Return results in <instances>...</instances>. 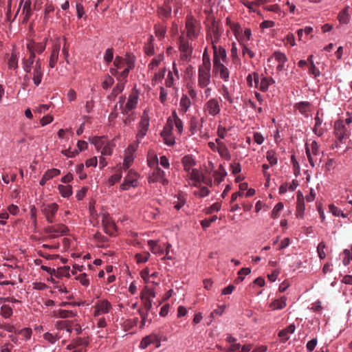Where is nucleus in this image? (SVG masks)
<instances>
[{"mask_svg":"<svg viewBox=\"0 0 352 352\" xmlns=\"http://www.w3.org/2000/svg\"><path fill=\"white\" fill-rule=\"evenodd\" d=\"M305 152L311 167L314 168L316 166L320 165L321 162L322 151L316 141H312L310 144L306 143Z\"/></svg>","mask_w":352,"mask_h":352,"instance_id":"nucleus-1","label":"nucleus"},{"mask_svg":"<svg viewBox=\"0 0 352 352\" xmlns=\"http://www.w3.org/2000/svg\"><path fill=\"white\" fill-rule=\"evenodd\" d=\"M221 99L210 98L205 102L203 106V112L206 116L216 117L221 110Z\"/></svg>","mask_w":352,"mask_h":352,"instance_id":"nucleus-2","label":"nucleus"},{"mask_svg":"<svg viewBox=\"0 0 352 352\" xmlns=\"http://www.w3.org/2000/svg\"><path fill=\"white\" fill-rule=\"evenodd\" d=\"M91 143L100 152L101 155L109 156L112 155L114 145L104 137H94Z\"/></svg>","mask_w":352,"mask_h":352,"instance_id":"nucleus-3","label":"nucleus"},{"mask_svg":"<svg viewBox=\"0 0 352 352\" xmlns=\"http://www.w3.org/2000/svg\"><path fill=\"white\" fill-rule=\"evenodd\" d=\"M59 206L56 203H43L40 209L44 215L46 221L49 223H53L56 221V216Z\"/></svg>","mask_w":352,"mask_h":352,"instance_id":"nucleus-4","label":"nucleus"},{"mask_svg":"<svg viewBox=\"0 0 352 352\" xmlns=\"http://www.w3.org/2000/svg\"><path fill=\"white\" fill-rule=\"evenodd\" d=\"M211 82V66L199 65L197 71V85L206 88Z\"/></svg>","mask_w":352,"mask_h":352,"instance_id":"nucleus-5","label":"nucleus"},{"mask_svg":"<svg viewBox=\"0 0 352 352\" xmlns=\"http://www.w3.org/2000/svg\"><path fill=\"white\" fill-rule=\"evenodd\" d=\"M90 215L93 219L95 218L100 219L105 232L110 235H113V230L115 229V224L108 213L101 212L97 214L94 210L90 209Z\"/></svg>","mask_w":352,"mask_h":352,"instance_id":"nucleus-6","label":"nucleus"},{"mask_svg":"<svg viewBox=\"0 0 352 352\" xmlns=\"http://www.w3.org/2000/svg\"><path fill=\"white\" fill-rule=\"evenodd\" d=\"M124 100L125 98L123 96H120L119 98V104L122 109V113L124 114H128L130 111L136 107L138 102V94L135 92L130 94L126 104L123 106Z\"/></svg>","mask_w":352,"mask_h":352,"instance_id":"nucleus-7","label":"nucleus"},{"mask_svg":"<svg viewBox=\"0 0 352 352\" xmlns=\"http://www.w3.org/2000/svg\"><path fill=\"white\" fill-rule=\"evenodd\" d=\"M218 36L215 38V41L212 38L213 58L212 63L214 65L226 63L227 62V53L226 50L221 46H217L215 42L217 41Z\"/></svg>","mask_w":352,"mask_h":352,"instance_id":"nucleus-8","label":"nucleus"},{"mask_svg":"<svg viewBox=\"0 0 352 352\" xmlns=\"http://www.w3.org/2000/svg\"><path fill=\"white\" fill-rule=\"evenodd\" d=\"M138 175L133 170H129L127 175L124 177L123 182L120 185V189L127 190L130 188H135L138 185Z\"/></svg>","mask_w":352,"mask_h":352,"instance_id":"nucleus-9","label":"nucleus"},{"mask_svg":"<svg viewBox=\"0 0 352 352\" xmlns=\"http://www.w3.org/2000/svg\"><path fill=\"white\" fill-rule=\"evenodd\" d=\"M93 308L94 309V316H99L109 313L112 309V305L107 299H100L95 302Z\"/></svg>","mask_w":352,"mask_h":352,"instance_id":"nucleus-10","label":"nucleus"},{"mask_svg":"<svg viewBox=\"0 0 352 352\" xmlns=\"http://www.w3.org/2000/svg\"><path fill=\"white\" fill-rule=\"evenodd\" d=\"M26 73L30 74L35 87H38L41 84L44 74L43 69L41 67V60L39 58L37 59L33 69L31 70V72Z\"/></svg>","mask_w":352,"mask_h":352,"instance_id":"nucleus-11","label":"nucleus"},{"mask_svg":"<svg viewBox=\"0 0 352 352\" xmlns=\"http://www.w3.org/2000/svg\"><path fill=\"white\" fill-rule=\"evenodd\" d=\"M179 51L181 59L184 61H189L192 53V47L189 41L184 37H181L179 40Z\"/></svg>","mask_w":352,"mask_h":352,"instance_id":"nucleus-12","label":"nucleus"},{"mask_svg":"<svg viewBox=\"0 0 352 352\" xmlns=\"http://www.w3.org/2000/svg\"><path fill=\"white\" fill-rule=\"evenodd\" d=\"M187 36L190 38H197L198 36L199 25L198 22L192 16H187L186 21Z\"/></svg>","mask_w":352,"mask_h":352,"instance_id":"nucleus-13","label":"nucleus"},{"mask_svg":"<svg viewBox=\"0 0 352 352\" xmlns=\"http://www.w3.org/2000/svg\"><path fill=\"white\" fill-rule=\"evenodd\" d=\"M334 133L339 141L342 142L344 138L349 135L350 129L349 126L344 124L343 120H338L334 123Z\"/></svg>","mask_w":352,"mask_h":352,"instance_id":"nucleus-14","label":"nucleus"},{"mask_svg":"<svg viewBox=\"0 0 352 352\" xmlns=\"http://www.w3.org/2000/svg\"><path fill=\"white\" fill-rule=\"evenodd\" d=\"M138 148V144L132 143L129 145L125 151V156L123 162V168L126 170L132 164L135 159V153Z\"/></svg>","mask_w":352,"mask_h":352,"instance_id":"nucleus-15","label":"nucleus"},{"mask_svg":"<svg viewBox=\"0 0 352 352\" xmlns=\"http://www.w3.org/2000/svg\"><path fill=\"white\" fill-rule=\"evenodd\" d=\"M67 232V228L63 224L47 226L45 232L51 238H57L64 235Z\"/></svg>","mask_w":352,"mask_h":352,"instance_id":"nucleus-16","label":"nucleus"},{"mask_svg":"<svg viewBox=\"0 0 352 352\" xmlns=\"http://www.w3.org/2000/svg\"><path fill=\"white\" fill-rule=\"evenodd\" d=\"M164 143L168 146H173L175 144V137L173 134L172 126L167 123L164 125L163 130L160 133Z\"/></svg>","mask_w":352,"mask_h":352,"instance_id":"nucleus-17","label":"nucleus"},{"mask_svg":"<svg viewBox=\"0 0 352 352\" xmlns=\"http://www.w3.org/2000/svg\"><path fill=\"white\" fill-rule=\"evenodd\" d=\"M186 173L189 184L191 186L198 187L204 182V175L199 169L195 168Z\"/></svg>","mask_w":352,"mask_h":352,"instance_id":"nucleus-18","label":"nucleus"},{"mask_svg":"<svg viewBox=\"0 0 352 352\" xmlns=\"http://www.w3.org/2000/svg\"><path fill=\"white\" fill-rule=\"evenodd\" d=\"M213 74L223 80L224 82H228L230 79V71L225 65V63H221L213 65Z\"/></svg>","mask_w":352,"mask_h":352,"instance_id":"nucleus-19","label":"nucleus"},{"mask_svg":"<svg viewBox=\"0 0 352 352\" xmlns=\"http://www.w3.org/2000/svg\"><path fill=\"white\" fill-rule=\"evenodd\" d=\"M150 182H160L163 185L168 184V180L165 177V173L160 168H156L153 170L151 175L149 177Z\"/></svg>","mask_w":352,"mask_h":352,"instance_id":"nucleus-20","label":"nucleus"},{"mask_svg":"<svg viewBox=\"0 0 352 352\" xmlns=\"http://www.w3.org/2000/svg\"><path fill=\"white\" fill-rule=\"evenodd\" d=\"M166 123L168 124H170L172 126V129L173 130V127L175 126L178 133L181 135L183 132V122L182 120L178 117L177 113L175 111H174L172 113L171 116H170Z\"/></svg>","mask_w":352,"mask_h":352,"instance_id":"nucleus-21","label":"nucleus"},{"mask_svg":"<svg viewBox=\"0 0 352 352\" xmlns=\"http://www.w3.org/2000/svg\"><path fill=\"white\" fill-rule=\"evenodd\" d=\"M272 58L274 59L278 63L276 67L277 71L282 72L285 70V63L288 59L283 52L280 51L274 52L272 56Z\"/></svg>","mask_w":352,"mask_h":352,"instance_id":"nucleus-22","label":"nucleus"},{"mask_svg":"<svg viewBox=\"0 0 352 352\" xmlns=\"http://www.w3.org/2000/svg\"><path fill=\"white\" fill-rule=\"evenodd\" d=\"M135 58L133 56H129L126 62V67H125L121 72H119L118 80L122 82L127 78L130 70L134 67Z\"/></svg>","mask_w":352,"mask_h":352,"instance_id":"nucleus-23","label":"nucleus"},{"mask_svg":"<svg viewBox=\"0 0 352 352\" xmlns=\"http://www.w3.org/2000/svg\"><path fill=\"white\" fill-rule=\"evenodd\" d=\"M155 344L156 347H159L160 346V341L156 335L151 334L148 336L144 337L140 344V347L142 349L147 348L151 344Z\"/></svg>","mask_w":352,"mask_h":352,"instance_id":"nucleus-24","label":"nucleus"},{"mask_svg":"<svg viewBox=\"0 0 352 352\" xmlns=\"http://www.w3.org/2000/svg\"><path fill=\"white\" fill-rule=\"evenodd\" d=\"M294 108L295 110L298 111L301 115L307 118L309 116V112L311 109V104L308 101H302L296 103Z\"/></svg>","mask_w":352,"mask_h":352,"instance_id":"nucleus-25","label":"nucleus"},{"mask_svg":"<svg viewBox=\"0 0 352 352\" xmlns=\"http://www.w3.org/2000/svg\"><path fill=\"white\" fill-rule=\"evenodd\" d=\"M46 47V43L45 42L41 43H34L31 42L27 45V49L29 52V54H31V52L35 55V53L41 54Z\"/></svg>","mask_w":352,"mask_h":352,"instance_id":"nucleus-26","label":"nucleus"},{"mask_svg":"<svg viewBox=\"0 0 352 352\" xmlns=\"http://www.w3.org/2000/svg\"><path fill=\"white\" fill-rule=\"evenodd\" d=\"M182 163L184 170L187 173L195 169L193 167L196 165V161L191 155H186L182 159Z\"/></svg>","mask_w":352,"mask_h":352,"instance_id":"nucleus-27","label":"nucleus"},{"mask_svg":"<svg viewBox=\"0 0 352 352\" xmlns=\"http://www.w3.org/2000/svg\"><path fill=\"white\" fill-rule=\"evenodd\" d=\"M60 171L57 168L47 170L43 175L39 182L41 186H44L47 181L60 175Z\"/></svg>","mask_w":352,"mask_h":352,"instance_id":"nucleus-28","label":"nucleus"},{"mask_svg":"<svg viewBox=\"0 0 352 352\" xmlns=\"http://www.w3.org/2000/svg\"><path fill=\"white\" fill-rule=\"evenodd\" d=\"M35 55L31 52V54H29V57L28 58H23L22 60V67L23 69L25 72H31L32 69H33V64L35 62Z\"/></svg>","mask_w":352,"mask_h":352,"instance_id":"nucleus-29","label":"nucleus"},{"mask_svg":"<svg viewBox=\"0 0 352 352\" xmlns=\"http://www.w3.org/2000/svg\"><path fill=\"white\" fill-rule=\"evenodd\" d=\"M148 245L153 254L157 256H162L164 254V247L159 245L157 241L149 240L148 241Z\"/></svg>","mask_w":352,"mask_h":352,"instance_id":"nucleus-30","label":"nucleus"},{"mask_svg":"<svg viewBox=\"0 0 352 352\" xmlns=\"http://www.w3.org/2000/svg\"><path fill=\"white\" fill-rule=\"evenodd\" d=\"M275 82L273 78L270 76H261V80L259 82V90L265 92L267 91L269 87Z\"/></svg>","mask_w":352,"mask_h":352,"instance_id":"nucleus-31","label":"nucleus"},{"mask_svg":"<svg viewBox=\"0 0 352 352\" xmlns=\"http://www.w3.org/2000/svg\"><path fill=\"white\" fill-rule=\"evenodd\" d=\"M191 107V101L187 95H182L179 100V111L182 114L186 113Z\"/></svg>","mask_w":352,"mask_h":352,"instance_id":"nucleus-32","label":"nucleus"},{"mask_svg":"<svg viewBox=\"0 0 352 352\" xmlns=\"http://www.w3.org/2000/svg\"><path fill=\"white\" fill-rule=\"evenodd\" d=\"M287 298L282 296L280 298L276 299L270 304V307L273 310H280L285 308L287 305Z\"/></svg>","mask_w":352,"mask_h":352,"instance_id":"nucleus-33","label":"nucleus"},{"mask_svg":"<svg viewBox=\"0 0 352 352\" xmlns=\"http://www.w3.org/2000/svg\"><path fill=\"white\" fill-rule=\"evenodd\" d=\"M314 120L315 124L313 129V131L316 135L320 137L324 134V130L321 127L322 120L319 118L318 113H316V116L314 118Z\"/></svg>","mask_w":352,"mask_h":352,"instance_id":"nucleus-34","label":"nucleus"},{"mask_svg":"<svg viewBox=\"0 0 352 352\" xmlns=\"http://www.w3.org/2000/svg\"><path fill=\"white\" fill-rule=\"evenodd\" d=\"M59 51H60L59 45H56L53 48L51 55H50V60H49V66L50 68H54L56 66V63L58 61V58Z\"/></svg>","mask_w":352,"mask_h":352,"instance_id":"nucleus-35","label":"nucleus"},{"mask_svg":"<svg viewBox=\"0 0 352 352\" xmlns=\"http://www.w3.org/2000/svg\"><path fill=\"white\" fill-rule=\"evenodd\" d=\"M252 37V30L250 28H245L242 32L241 34L237 36V41L239 44L248 43V42L251 39Z\"/></svg>","mask_w":352,"mask_h":352,"instance_id":"nucleus-36","label":"nucleus"},{"mask_svg":"<svg viewBox=\"0 0 352 352\" xmlns=\"http://www.w3.org/2000/svg\"><path fill=\"white\" fill-rule=\"evenodd\" d=\"M227 175V172L223 166L220 164L217 170L213 173L214 181L218 184L221 183Z\"/></svg>","mask_w":352,"mask_h":352,"instance_id":"nucleus-37","label":"nucleus"},{"mask_svg":"<svg viewBox=\"0 0 352 352\" xmlns=\"http://www.w3.org/2000/svg\"><path fill=\"white\" fill-rule=\"evenodd\" d=\"M179 79V74H174L168 72L165 80V85L167 87H173L175 83Z\"/></svg>","mask_w":352,"mask_h":352,"instance_id":"nucleus-38","label":"nucleus"},{"mask_svg":"<svg viewBox=\"0 0 352 352\" xmlns=\"http://www.w3.org/2000/svg\"><path fill=\"white\" fill-rule=\"evenodd\" d=\"M221 95L223 96V98L226 100L229 104H232L236 102V98H234L232 94L229 91L228 87L223 85L221 87Z\"/></svg>","mask_w":352,"mask_h":352,"instance_id":"nucleus-39","label":"nucleus"},{"mask_svg":"<svg viewBox=\"0 0 352 352\" xmlns=\"http://www.w3.org/2000/svg\"><path fill=\"white\" fill-rule=\"evenodd\" d=\"M295 325L290 324L286 329L280 331L278 333V336L282 338L285 342L289 339V334L293 333L295 331Z\"/></svg>","mask_w":352,"mask_h":352,"instance_id":"nucleus-40","label":"nucleus"},{"mask_svg":"<svg viewBox=\"0 0 352 352\" xmlns=\"http://www.w3.org/2000/svg\"><path fill=\"white\" fill-rule=\"evenodd\" d=\"M18 55L13 51L8 59V67L9 69L15 70L18 68Z\"/></svg>","mask_w":352,"mask_h":352,"instance_id":"nucleus-41","label":"nucleus"},{"mask_svg":"<svg viewBox=\"0 0 352 352\" xmlns=\"http://www.w3.org/2000/svg\"><path fill=\"white\" fill-rule=\"evenodd\" d=\"M242 49V54L245 57L248 56L250 58H253L255 57V53L250 46V44L248 43H242L239 44Z\"/></svg>","mask_w":352,"mask_h":352,"instance_id":"nucleus-42","label":"nucleus"},{"mask_svg":"<svg viewBox=\"0 0 352 352\" xmlns=\"http://www.w3.org/2000/svg\"><path fill=\"white\" fill-rule=\"evenodd\" d=\"M217 151L219 153L220 156L225 160H230L231 159V155L228 149L226 144H221L220 146L217 147Z\"/></svg>","mask_w":352,"mask_h":352,"instance_id":"nucleus-43","label":"nucleus"},{"mask_svg":"<svg viewBox=\"0 0 352 352\" xmlns=\"http://www.w3.org/2000/svg\"><path fill=\"white\" fill-rule=\"evenodd\" d=\"M348 10L349 7H346L338 14V19L342 24H347L349 22L350 16Z\"/></svg>","mask_w":352,"mask_h":352,"instance_id":"nucleus-44","label":"nucleus"},{"mask_svg":"<svg viewBox=\"0 0 352 352\" xmlns=\"http://www.w3.org/2000/svg\"><path fill=\"white\" fill-rule=\"evenodd\" d=\"M129 56H131L127 54L125 58L116 56L113 61V66L117 67L118 69H124L125 67H126V62Z\"/></svg>","mask_w":352,"mask_h":352,"instance_id":"nucleus-45","label":"nucleus"},{"mask_svg":"<svg viewBox=\"0 0 352 352\" xmlns=\"http://www.w3.org/2000/svg\"><path fill=\"white\" fill-rule=\"evenodd\" d=\"M230 54H231V57H232L233 63L235 65L240 64L241 59L238 54V49H237L236 44L235 42H233L232 43Z\"/></svg>","mask_w":352,"mask_h":352,"instance_id":"nucleus-46","label":"nucleus"},{"mask_svg":"<svg viewBox=\"0 0 352 352\" xmlns=\"http://www.w3.org/2000/svg\"><path fill=\"white\" fill-rule=\"evenodd\" d=\"M23 4V13L25 14V18L28 19L31 14V1L30 0H21V5Z\"/></svg>","mask_w":352,"mask_h":352,"instance_id":"nucleus-47","label":"nucleus"},{"mask_svg":"<svg viewBox=\"0 0 352 352\" xmlns=\"http://www.w3.org/2000/svg\"><path fill=\"white\" fill-rule=\"evenodd\" d=\"M1 315L5 318H10L13 314L12 308L8 305L3 304L1 307Z\"/></svg>","mask_w":352,"mask_h":352,"instance_id":"nucleus-48","label":"nucleus"},{"mask_svg":"<svg viewBox=\"0 0 352 352\" xmlns=\"http://www.w3.org/2000/svg\"><path fill=\"white\" fill-rule=\"evenodd\" d=\"M305 210V201H296V215L297 218L302 219Z\"/></svg>","mask_w":352,"mask_h":352,"instance_id":"nucleus-49","label":"nucleus"},{"mask_svg":"<svg viewBox=\"0 0 352 352\" xmlns=\"http://www.w3.org/2000/svg\"><path fill=\"white\" fill-rule=\"evenodd\" d=\"M43 339L47 342L53 344L60 339V337L57 333L52 334L50 332H46L43 334Z\"/></svg>","mask_w":352,"mask_h":352,"instance_id":"nucleus-50","label":"nucleus"},{"mask_svg":"<svg viewBox=\"0 0 352 352\" xmlns=\"http://www.w3.org/2000/svg\"><path fill=\"white\" fill-rule=\"evenodd\" d=\"M124 88V82L120 81L116 86L113 89L109 98H116L120 93H121Z\"/></svg>","mask_w":352,"mask_h":352,"instance_id":"nucleus-51","label":"nucleus"},{"mask_svg":"<svg viewBox=\"0 0 352 352\" xmlns=\"http://www.w3.org/2000/svg\"><path fill=\"white\" fill-rule=\"evenodd\" d=\"M155 35L160 39L163 38L166 33V28L162 24L155 25Z\"/></svg>","mask_w":352,"mask_h":352,"instance_id":"nucleus-52","label":"nucleus"},{"mask_svg":"<svg viewBox=\"0 0 352 352\" xmlns=\"http://www.w3.org/2000/svg\"><path fill=\"white\" fill-rule=\"evenodd\" d=\"M283 208L284 205L282 202L276 204L271 212V218L277 219L280 216V212L283 210Z\"/></svg>","mask_w":352,"mask_h":352,"instance_id":"nucleus-53","label":"nucleus"},{"mask_svg":"<svg viewBox=\"0 0 352 352\" xmlns=\"http://www.w3.org/2000/svg\"><path fill=\"white\" fill-rule=\"evenodd\" d=\"M153 40V36H150L148 43L144 46V52L148 56H151L154 54Z\"/></svg>","mask_w":352,"mask_h":352,"instance_id":"nucleus-54","label":"nucleus"},{"mask_svg":"<svg viewBox=\"0 0 352 352\" xmlns=\"http://www.w3.org/2000/svg\"><path fill=\"white\" fill-rule=\"evenodd\" d=\"M266 158L269 162L270 166L276 165L278 162V158L276 153L273 150H270L266 153Z\"/></svg>","mask_w":352,"mask_h":352,"instance_id":"nucleus-55","label":"nucleus"},{"mask_svg":"<svg viewBox=\"0 0 352 352\" xmlns=\"http://www.w3.org/2000/svg\"><path fill=\"white\" fill-rule=\"evenodd\" d=\"M58 189L63 197H69L72 194V187L70 186L59 185Z\"/></svg>","mask_w":352,"mask_h":352,"instance_id":"nucleus-56","label":"nucleus"},{"mask_svg":"<svg viewBox=\"0 0 352 352\" xmlns=\"http://www.w3.org/2000/svg\"><path fill=\"white\" fill-rule=\"evenodd\" d=\"M163 59L164 55L162 54H160L157 56L153 58L148 65V69L150 70L155 69L160 65V63L162 61Z\"/></svg>","mask_w":352,"mask_h":352,"instance_id":"nucleus-57","label":"nucleus"},{"mask_svg":"<svg viewBox=\"0 0 352 352\" xmlns=\"http://www.w3.org/2000/svg\"><path fill=\"white\" fill-rule=\"evenodd\" d=\"M122 177V173L120 170H118L116 173L111 176L108 180L109 186H113L118 182Z\"/></svg>","mask_w":352,"mask_h":352,"instance_id":"nucleus-58","label":"nucleus"},{"mask_svg":"<svg viewBox=\"0 0 352 352\" xmlns=\"http://www.w3.org/2000/svg\"><path fill=\"white\" fill-rule=\"evenodd\" d=\"M76 312L72 310L60 309L58 311V316L61 318H72L76 316Z\"/></svg>","mask_w":352,"mask_h":352,"instance_id":"nucleus-59","label":"nucleus"},{"mask_svg":"<svg viewBox=\"0 0 352 352\" xmlns=\"http://www.w3.org/2000/svg\"><path fill=\"white\" fill-rule=\"evenodd\" d=\"M156 296L155 292L154 289L149 288L148 287H146L144 288V291L141 296L142 299L147 298L150 299L151 298H155Z\"/></svg>","mask_w":352,"mask_h":352,"instance_id":"nucleus-60","label":"nucleus"},{"mask_svg":"<svg viewBox=\"0 0 352 352\" xmlns=\"http://www.w3.org/2000/svg\"><path fill=\"white\" fill-rule=\"evenodd\" d=\"M17 333L22 336L24 340L27 341L31 338L32 330L30 328H23L21 330L18 331Z\"/></svg>","mask_w":352,"mask_h":352,"instance_id":"nucleus-61","label":"nucleus"},{"mask_svg":"<svg viewBox=\"0 0 352 352\" xmlns=\"http://www.w3.org/2000/svg\"><path fill=\"white\" fill-rule=\"evenodd\" d=\"M210 193V190H208V188L207 187H201V188L197 190H195L193 194L196 196V197H207Z\"/></svg>","mask_w":352,"mask_h":352,"instance_id":"nucleus-62","label":"nucleus"},{"mask_svg":"<svg viewBox=\"0 0 352 352\" xmlns=\"http://www.w3.org/2000/svg\"><path fill=\"white\" fill-rule=\"evenodd\" d=\"M326 248V245L323 241H321L318 243L317 247V252L319 258L322 260L326 257V254L324 252V249Z\"/></svg>","mask_w":352,"mask_h":352,"instance_id":"nucleus-63","label":"nucleus"},{"mask_svg":"<svg viewBox=\"0 0 352 352\" xmlns=\"http://www.w3.org/2000/svg\"><path fill=\"white\" fill-rule=\"evenodd\" d=\"M113 58V48H108L106 50L104 55V61L109 65Z\"/></svg>","mask_w":352,"mask_h":352,"instance_id":"nucleus-64","label":"nucleus"}]
</instances>
